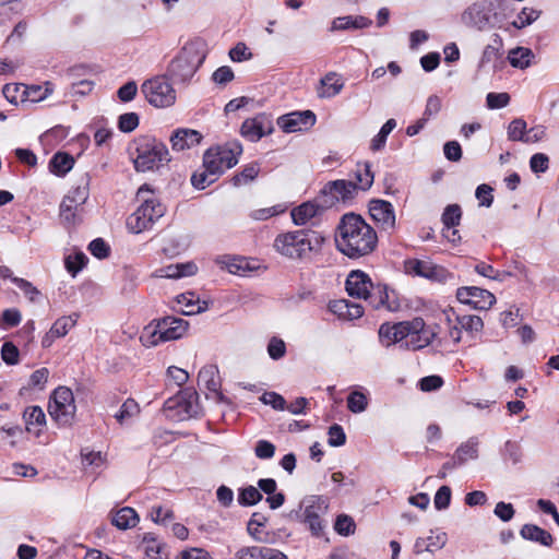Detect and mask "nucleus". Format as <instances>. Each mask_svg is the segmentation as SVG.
<instances>
[{"instance_id": "nucleus-42", "label": "nucleus", "mask_w": 559, "mask_h": 559, "mask_svg": "<svg viewBox=\"0 0 559 559\" xmlns=\"http://www.w3.org/2000/svg\"><path fill=\"white\" fill-rule=\"evenodd\" d=\"M159 328H157L156 323H150L146 325L141 335H140V342L145 347H153L158 345L159 343L166 342L164 337H159Z\"/></svg>"}, {"instance_id": "nucleus-24", "label": "nucleus", "mask_w": 559, "mask_h": 559, "mask_svg": "<svg viewBox=\"0 0 559 559\" xmlns=\"http://www.w3.org/2000/svg\"><path fill=\"white\" fill-rule=\"evenodd\" d=\"M372 24V21L362 15H345L335 17L331 22V26L329 28L330 32H340V31H353V29H362L367 28Z\"/></svg>"}, {"instance_id": "nucleus-58", "label": "nucleus", "mask_w": 559, "mask_h": 559, "mask_svg": "<svg viewBox=\"0 0 559 559\" xmlns=\"http://www.w3.org/2000/svg\"><path fill=\"white\" fill-rule=\"evenodd\" d=\"M426 539L429 552H435L445 546L448 542V535L444 532L431 531L430 535Z\"/></svg>"}, {"instance_id": "nucleus-33", "label": "nucleus", "mask_w": 559, "mask_h": 559, "mask_svg": "<svg viewBox=\"0 0 559 559\" xmlns=\"http://www.w3.org/2000/svg\"><path fill=\"white\" fill-rule=\"evenodd\" d=\"M267 521V518L260 512H254L248 522L247 531L249 535L260 543H269L270 537L267 533H262L260 527H263Z\"/></svg>"}, {"instance_id": "nucleus-53", "label": "nucleus", "mask_w": 559, "mask_h": 559, "mask_svg": "<svg viewBox=\"0 0 559 559\" xmlns=\"http://www.w3.org/2000/svg\"><path fill=\"white\" fill-rule=\"evenodd\" d=\"M367 405L366 395L359 391L352 392L347 397V407L352 413H361L367 408Z\"/></svg>"}, {"instance_id": "nucleus-16", "label": "nucleus", "mask_w": 559, "mask_h": 559, "mask_svg": "<svg viewBox=\"0 0 559 559\" xmlns=\"http://www.w3.org/2000/svg\"><path fill=\"white\" fill-rule=\"evenodd\" d=\"M197 394L190 391H180L174 397L168 399L164 408L166 411H177L176 415L179 418L192 417L198 413L195 404Z\"/></svg>"}, {"instance_id": "nucleus-48", "label": "nucleus", "mask_w": 559, "mask_h": 559, "mask_svg": "<svg viewBox=\"0 0 559 559\" xmlns=\"http://www.w3.org/2000/svg\"><path fill=\"white\" fill-rule=\"evenodd\" d=\"M527 124L522 118L513 119L508 126V139L510 141L524 142L526 135Z\"/></svg>"}, {"instance_id": "nucleus-12", "label": "nucleus", "mask_w": 559, "mask_h": 559, "mask_svg": "<svg viewBox=\"0 0 559 559\" xmlns=\"http://www.w3.org/2000/svg\"><path fill=\"white\" fill-rule=\"evenodd\" d=\"M456 298L460 302L478 310H487L496 302L493 294L476 286L460 287L456 292Z\"/></svg>"}, {"instance_id": "nucleus-50", "label": "nucleus", "mask_w": 559, "mask_h": 559, "mask_svg": "<svg viewBox=\"0 0 559 559\" xmlns=\"http://www.w3.org/2000/svg\"><path fill=\"white\" fill-rule=\"evenodd\" d=\"M213 174L209 173V169L204 168L202 170H197L191 176V183L198 190H203L210 185L214 183L217 180Z\"/></svg>"}, {"instance_id": "nucleus-63", "label": "nucleus", "mask_w": 559, "mask_h": 559, "mask_svg": "<svg viewBox=\"0 0 559 559\" xmlns=\"http://www.w3.org/2000/svg\"><path fill=\"white\" fill-rule=\"evenodd\" d=\"M329 439L328 443L331 447H341L345 444L346 442V435L344 432V429L341 425L334 424L329 428Z\"/></svg>"}, {"instance_id": "nucleus-18", "label": "nucleus", "mask_w": 559, "mask_h": 559, "mask_svg": "<svg viewBox=\"0 0 559 559\" xmlns=\"http://www.w3.org/2000/svg\"><path fill=\"white\" fill-rule=\"evenodd\" d=\"M379 341L385 346L399 344L402 348V343L405 342V337L408 335V321L399 322L395 324L383 323L380 325Z\"/></svg>"}, {"instance_id": "nucleus-61", "label": "nucleus", "mask_w": 559, "mask_h": 559, "mask_svg": "<svg viewBox=\"0 0 559 559\" xmlns=\"http://www.w3.org/2000/svg\"><path fill=\"white\" fill-rule=\"evenodd\" d=\"M260 401L265 405L272 406L276 411H284L286 408L285 399L276 392H264L260 397Z\"/></svg>"}, {"instance_id": "nucleus-43", "label": "nucleus", "mask_w": 559, "mask_h": 559, "mask_svg": "<svg viewBox=\"0 0 559 559\" xmlns=\"http://www.w3.org/2000/svg\"><path fill=\"white\" fill-rule=\"evenodd\" d=\"M260 168L255 163L247 165L239 174H236L231 178V182L235 187L247 185L254 180L259 175Z\"/></svg>"}, {"instance_id": "nucleus-21", "label": "nucleus", "mask_w": 559, "mask_h": 559, "mask_svg": "<svg viewBox=\"0 0 559 559\" xmlns=\"http://www.w3.org/2000/svg\"><path fill=\"white\" fill-rule=\"evenodd\" d=\"M356 191V186L353 181L347 180H334L329 181L322 189V194L330 197V203L333 204L338 201H346L352 199L354 192Z\"/></svg>"}, {"instance_id": "nucleus-10", "label": "nucleus", "mask_w": 559, "mask_h": 559, "mask_svg": "<svg viewBox=\"0 0 559 559\" xmlns=\"http://www.w3.org/2000/svg\"><path fill=\"white\" fill-rule=\"evenodd\" d=\"M274 131L272 117L265 112L246 119L240 128L241 135L250 142H258Z\"/></svg>"}, {"instance_id": "nucleus-23", "label": "nucleus", "mask_w": 559, "mask_h": 559, "mask_svg": "<svg viewBox=\"0 0 559 559\" xmlns=\"http://www.w3.org/2000/svg\"><path fill=\"white\" fill-rule=\"evenodd\" d=\"M235 556L237 559H288L287 556L278 549L266 546L242 547Z\"/></svg>"}, {"instance_id": "nucleus-59", "label": "nucleus", "mask_w": 559, "mask_h": 559, "mask_svg": "<svg viewBox=\"0 0 559 559\" xmlns=\"http://www.w3.org/2000/svg\"><path fill=\"white\" fill-rule=\"evenodd\" d=\"M139 126V116L135 112H126L119 117L118 128L122 132H132Z\"/></svg>"}, {"instance_id": "nucleus-54", "label": "nucleus", "mask_w": 559, "mask_h": 559, "mask_svg": "<svg viewBox=\"0 0 559 559\" xmlns=\"http://www.w3.org/2000/svg\"><path fill=\"white\" fill-rule=\"evenodd\" d=\"M88 194L87 180H83L81 185L73 187L64 198H69L71 201H74L75 204L83 206L88 199Z\"/></svg>"}, {"instance_id": "nucleus-6", "label": "nucleus", "mask_w": 559, "mask_h": 559, "mask_svg": "<svg viewBox=\"0 0 559 559\" xmlns=\"http://www.w3.org/2000/svg\"><path fill=\"white\" fill-rule=\"evenodd\" d=\"M75 412L76 406L71 389L67 386H58L52 392L48 404V413L50 417L59 426H70L74 420Z\"/></svg>"}, {"instance_id": "nucleus-11", "label": "nucleus", "mask_w": 559, "mask_h": 559, "mask_svg": "<svg viewBox=\"0 0 559 559\" xmlns=\"http://www.w3.org/2000/svg\"><path fill=\"white\" fill-rule=\"evenodd\" d=\"M136 200L140 202L141 207H146L145 219L152 226L164 216L166 206L159 201L148 185L145 183L138 189Z\"/></svg>"}, {"instance_id": "nucleus-35", "label": "nucleus", "mask_w": 559, "mask_h": 559, "mask_svg": "<svg viewBox=\"0 0 559 559\" xmlns=\"http://www.w3.org/2000/svg\"><path fill=\"white\" fill-rule=\"evenodd\" d=\"M146 207L138 209L127 218V228L133 234H140L146 229L152 228V225L145 219Z\"/></svg>"}, {"instance_id": "nucleus-13", "label": "nucleus", "mask_w": 559, "mask_h": 559, "mask_svg": "<svg viewBox=\"0 0 559 559\" xmlns=\"http://www.w3.org/2000/svg\"><path fill=\"white\" fill-rule=\"evenodd\" d=\"M368 209L370 216L382 230L392 233L395 229V211L389 201L380 199L371 200Z\"/></svg>"}, {"instance_id": "nucleus-9", "label": "nucleus", "mask_w": 559, "mask_h": 559, "mask_svg": "<svg viewBox=\"0 0 559 559\" xmlns=\"http://www.w3.org/2000/svg\"><path fill=\"white\" fill-rule=\"evenodd\" d=\"M407 274L425 277L432 282L445 283L453 277L445 267L435 264L429 260L411 259L405 261Z\"/></svg>"}, {"instance_id": "nucleus-36", "label": "nucleus", "mask_w": 559, "mask_h": 559, "mask_svg": "<svg viewBox=\"0 0 559 559\" xmlns=\"http://www.w3.org/2000/svg\"><path fill=\"white\" fill-rule=\"evenodd\" d=\"M177 301L182 307V312L186 316L201 313L207 308L205 301L194 300V295L191 293L178 296Z\"/></svg>"}, {"instance_id": "nucleus-45", "label": "nucleus", "mask_w": 559, "mask_h": 559, "mask_svg": "<svg viewBox=\"0 0 559 559\" xmlns=\"http://www.w3.org/2000/svg\"><path fill=\"white\" fill-rule=\"evenodd\" d=\"M203 167L209 169V173L216 177H219L225 170H227L223 162L218 159V156H216L214 151L210 148L206 150L203 155Z\"/></svg>"}, {"instance_id": "nucleus-25", "label": "nucleus", "mask_w": 559, "mask_h": 559, "mask_svg": "<svg viewBox=\"0 0 559 559\" xmlns=\"http://www.w3.org/2000/svg\"><path fill=\"white\" fill-rule=\"evenodd\" d=\"M218 159L223 162L226 169H230L238 163V158L242 153V145L238 141L229 142L225 145L210 147Z\"/></svg>"}, {"instance_id": "nucleus-46", "label": "nucleus", "mask_w": 559, "mask_h": 559, "mask_svg": "<svg viewBox=\"0 0 559 559\" xmlns=\"http://www.w3.org/2000/svg\"><path fill=\"white\" fill-rule=\"evenodd\" d=\"M76 320H78L76 314L61 317L55 321V323L52 324L50 330L52 331V334H55V336L63 337L75 325Z\"/></svg>"}, {"instance_id": "nucleus-26", "label": "nucleus", "mask_w": 559, "mask_h": 559, "mask_svg": "<svg viewBox=\"0 0 559 559\" xmlns=\"http://www.w3.org/2000/svg\"><path fill=\"white\" fill-rule=\"evenodd\" d=\"M23 419L25 421V429L28 432H33L35 436H39L43 427L46 425V415L40 406H28L23 413Z\"/></svg>"}, {"instance_id": "nucleus-57", "label": "nucleus", "mask_w": 559, "mask_h": 559, "mask_svg": "<svg viewBox=\"0 0 559 559\" xmlns=\"http://www.w3.org/2000/svg\"><path fill=\"white\" fill-rule=\"evenodd\" d=\"M267 354L273 360L283 358L286 354V345L282 338L273 336L267 344Z\"/></svg>"}, {"instance_id": "nucleus-38", "label": "nucleus", "mask_w": 559, "mask_h": 559, "mask_svg": "<svg viewBox=\"0 0 559 559\" xmlns=\"http://www.w3.org/2000/svg\"><path fill=\"white\" fill-rule=\"evenodd\" d=\"M74 165V159L68 153L58 152L56 153L50 163L49 167L53 174L59 176L66 175L68 171L72 169Z\"/></svg>"}, {"instance_id": "nucleus-27", "label": "nucleus", "mask_w": 559, "mask_h": 559, "mask_svg": "<svg viewBox=\"0 0 559 559\" xmlns=\"http://www.w3.org/2000/svg\"><path fill=\"white\" fill-rule=\"evenodd\" d=\"M321 88L318 96L321 98H332L341 93L344 87V81L336 72H329L320 80Z\"/></svg>"}, {"instance_id": "nucleus-7", "label": "nucleus", "mask_w": 559, "mask_h": 559, "mask_svg": "<svg viewBox=\"0 0 559 559\" xmlns=\"http://www.w3.org/2000/svg\"><path fill=\"white\" fill-rule=\"evenodd\" d=\"M141 91L146 100L157 108L171 106L176 100V92L166 76H155L145 81Z\"/></svg>"}, {"instance_id": "nucleus-32", "label": "nucleus", "mask_w": 559, "mask_h": 559, "mask_svg": "<svg viewBox=\"0 0 559 559\" xmlns=\"http://www.w3.org/2000/svg\"><path fill=\"white\" fill-rule=\"evenodd\" d=\"M355 181L353 183L356 186V190H368L373 183V174L371 171V165L367 162L358 163L354 170Z\"/></svg>"}, {"instance_id": "nucleus-34", "label": "nucleus", "mask_w": 559, "mask_h": 559, "mask_svg": "<svg viewBox=\"0 0 559 559\" xmlns=\"http://www.w3.org/2000/svg\"><path fill=\"white\" fill-rule=\"evenodd\" d=\"M82 205L75 204L69 198H63L60 204V218L68 225H75L81 221L80 211Z\"/></svg>"}, {"instance_id": "nucleus-19", "label": "nucleus", "mask_w": 559, "mask_h": 559, "mask_svg": "<svg viewBox=\"0 0 559 559\" xmlns=\"http://www.w3.org/2000/svg\"><path fill=\"white\" fill-rule=\"evenodd\" d=\"M157 328H159V337L169 342L182 337L189 328V323L181 318L165 317L157 321Z\"/></svg>"}, {"instance_id": "nucleus-4", "label": "nucleus", "mask_w": 559, "mask_h": 559, "mask_svg": "<svg viewBox=\"0 0 559 559\" xmlns=\"http://www.w3.org/2000/svg\"><path fill=\"white\" fill-rule=\"evenodd\" d=\"M134 168L138 171L156 170L170 160L167 146L155 138L143 136L135 142Z\"/></svg>"}, {"instance_id": "nucleus-64", "label": "nucleus", "mask_w": 559, "mask_h": 559, "mask_svg": "<svg viewBox=\"0 0 559 559\" xmlns=\"http://www.w3.org/2000/svg\"><path fill=\"white\" fill-rule=\"evenodd\" d=\"M451 502V488L449 486H441L433 498V504L437 510H444Z\"/></svg>"}, {"instance_id": "nucleus-29", "label": "nucleus", "mask_w": 559, "mask_h": 559, "mask_svg": "<svg viewBox=\"0 0 559 559\" xmlns=\"http://www.w3.org/2000/svg\"><path fill=\"white\" fill-rule=\"evenodd\" d=\"M520 535L526 540L538 543L543 546H551L554 542L549 532L535 524H524L520 530Z\"/></svg>"}, {"instance_id": "nucleus-2", "label": "nucleus", "mask_w": 559, "mask_h": 559, "mask_svg": "<svg viewBox=\"0 0 559 559\" xmlns=\"http://www.w3.org/2000/svg\"><path fill=\"white\" fill-rule=\"evenodd\" d=\"M324 240V237L316 230L298 229L277 235L273 247L285 258L304 260L311 252L319 251Z\"/></svg>"}, {"instance_id": "nucleus-40", "label": "nucleus", "mask_w": 559, "mask_h": 559, "mask_svg": "<svg viewBox=\"0 0 559 559\" xmlns=\"http://www.w3.org/2000/svg\"><path fill=\"white\" fill-rule=\"evenodd\" d=\"M396 127L395 119L391 118L381 127L380 131L372 138L370 142V150L378 152L385 146L388 135Z\"/></svg>"}, {"instance_id": "nucleus-56", "label": "nucleus", "mask_w": 559, "mask_h": 559, "mask_svg": "<svg viewBox=\"0 0 559 559\" xmlns=\"http://www.w3.org/2000/svg\"><path fill=\"white\" fill-rule=\"evenodd\" d=\"M286 207L282 204H277L270 207H263L251 212L250 217L255 221H265L273 216L284 213Z\"/></svg>"}, {"instance_id": "nucleus-39", "label": "nucleus", "mask_w": 559, "mask_h": 559, "mask_svg": "<svg viewBox=\"0 0 559 559\" xmlns=\"http://www.w3.org/2000/svg\"><path fill=\"white\" fill-rule=\"evenodd\" d=\"M533 52L525 47H518L509 52L508 59L512 67L525 69L531 64Z\"/></svg>"}, {"instance_id": "nucleus-15", "label": "nucleus", "mask_w": 559, "mask_h": 559, "mask_svg": "<svg viewBox=\"0 0 559 559\" xmlns=\"http://www.w3.org/2000/svg\"><path fill=\"white\" fill-rule=\"evenodd\" d=\"M316 115L311 110L294 111L277 118V126L286 133L307 130L316 123Z\"/></svg>"}, {"instance_id": "nucleus-37", "label": "nucleus", "mask_w": 559, "mask_h": 559, "mask_svg": "<svg viewBox=\"0 0 559 559\" xmlns=\"http://www.w3.org/2000/svg\"><path fill=\"white\" fill-rule=\"evenodd\" d=\"M53 92L52 84L50 82H45L44 85H25L24 84V95L25 100H29L32 103H38L40 100L46 99Z\"/></svg>"}, {"instance_id": "nucleus-8", "label": "nucleus", "mask_w": 559, "mask_h": 559, "mask_svg": "<svg viewBox=\"0 0 559 559\" xmlns=\"http://www.w3.org/2000/svg\"><path fill=\"white\" fill-rule=\"evenodd\" d=\"M495 9L492 0L476 1L463 11L461 21L467 27L484 31L492 25V19L496 17Z\"/></svg>"}, {"instance_id": "nucleus-5", "label": "nucleus", "mask_w": 559, "mask_h": 559, "mask_svg": "<svg viewBox=\"0 0 559 559\" xmlns=\"http://www.w3.org/2000/svg\"><path fill=\"white\" fill-rule=\"evenodd\" d=\"M205 53L198 44L190 43L183 46L178 56L170 62L168 72L175 83H188L202 66Z\"/></svg>"}, {"instance_id": "nucleus-62", "label": "nucleus", "mask_w": 559, "mask_h": 559, "mask_svg": "<svg viewBox=\"0 0 559 559\" xmlns=\"http://www.w3.org/2000/svg\"><path fill=\"white\" fill-rule=\"evenodd\" d=\"M334 528L338 534L348 536L354 533L355 523L350 516L341 514L336 518Z\"/></svg>"}, {"instance_id": "nucleus-31", "label": "nucleus", "mask_w": 559, "mask_h": 559, "mask_svg": "<svg viewBox=\"0 0 559 559\" xmlns=\"http://www.w3.org/2000/svg\"><path fill=\"white\" fill-rule=\"evenodd\" d=\"M139 522V516L134 509L123 507L118 510L111 518V524L119 530H128L134 527Z\"/></svg>"}, {"instance_id": "nucleus-3", "label": "nucleus", "mask_w": 559, "mask_h": 559, "mask_svg": "<svg viewBox=\"0 0 559 559\" xmlns=\"http://www.w3.org/2000/svg\"><path fill=\"white\" fill-rule=\"evenodd\" d=\"M329 500L323 496H308L302 499L299 510L289 512L292 521H298L307 525L316 537L323 535L328 526Z\"/></svg>"}, {"instance_id": "nucleus-17", "label": "nucleus", "mask_w": 559, "mask_h": 559, "mask_svg": "<svg viewBox=\"0 0 559 559\" xmlns=\"http://www.w3.org/2000/svg\"><path fill=\"white\" fill-rule=\"evenodd\" d=\"M365 300L373 309H386L389 311H395L399 308V302L395 298L394 292H389L388 286L384 284H373V287L368 290Z\"/></svg>"}, {"instance_id": "nucleus-41", "label": "nucleus", "mask_w": 559, "mask_h": 559, "mask_svg": "<svg viewBox=\"0 0 559 559\" xmlns=\"http://www.w3.org/2000/svg\"><path fill=\"white\" fill-rule=\"evenodd\" d=\"M462 218V210L459 204H450L448 205L441 216V222L443 224V228L450 230V228L456 227L460 225Z\"/></svg>"}, {"instance_id": "nucleus-22", "label": "nucleus", "mask_w": 559, "mask_h": 559, "mask_svg": "<svg viewBox=\"0 0 559 559\" xmlns=\"http://www.w3.org/2000/svg\"><path fill=\"white\" fill-rule=\"evenodd\" d=\"M202 134L192 129H178L170 138L174 151H185L199 145L202 141Z\"/></svg>"}, {"instance_id": "nucleus-55", "label": "nucleus", "mask_w": 559, "mask_h": 559, "mask_svg": "<svg viewBox=\"0 0 559 559\" xmlns=\"http://www.w3.org/2000/svg\"><path fill=\"white\" fill-rule=\"evenodd\" d=\"M539 16V12L530 9L524 8L516 16V19L513 21V26L516 28H523L530 24H532L534 21H536Z\"/></svg>"}, {"instance_id": "nucleus-47", "label": "nucleus", "mask_w": 559, "mask_h": 559, "mask_svg": "<svg viewBox=\"0 0 559 559\" xmlns=\"http://www.w3.org/2000/svg\"><path fill=\"white\" fill-rule=\"evenodd\" d=\"M140 412L138 403L128 399L120 407V409L116 413L115 418L119 424H124L129 419L135 417Z\"/></svg>"}, {"instance_id": "nucleus-60", "label": "nucleus", "mask_w": 559, "mask_h": 559, "mask_svg": "<svg viewBox=\"0 0 559 559\" xmlns=\"http://www.w3.org/2000/svg\"><path fill=\"white\" fill-rule=\"evenodd\" d=\"M19 349L12 342H4L1 347V358L10 366L19 362Z\"/></svg>"}, {"instance_id": "nucleus-20", "label": "nucleus", "mask_w": 559, "mask_h": 559, "mask_svg": "<svg viewBox=\"0 0 559 559\" xmlns=\"http://www.w3.org/2000/svg\"><path fill=\"white\" fill-rule=\"evenodd\" d=\"M345 287L349 296L365 299L368 290L373 287V283L368 274L360 270H356L348 274Z\"/></svg>"}, {"instance_id": "nucleus-52", "label": "nucleus", "mask_w": 559, "mask_h": 559, "mask_svg": "<svg viewBox=\"0 0 559 559\" xmlns=\"http://www.w3.org/2000/svg\"><path fill=\"white\" fill-rule=\"evenodd\" d=\"M2 94L10 104L17 105L19 99L25 102L24 84H5L2 88Z\"/></svg>"}, {"instance_id": "nucleus-30", "label": "nucleus", "mask_w": 559, "mask_h": 559, "mask_svg": "<svg viewBox=\"0 0 559 559\" xmlns=\"http://www.w3.org/2000/svg\"><path fill=\"white\" fill-rule=\"evenodd\" d=\"M478 438H469L456 449L453 454V460L456 461L459 465H463L468 460H476L478 457Z\"/></svg>"}, {"instance_id": "nucleus-49", "label": "nucleus", "mask_w": 559, "mask_h": 559, "mask_svg": "<svg viewBox=\"0 0 559 559\" xmlns=\"http://www.w3.org/2000/svg\"><path fill=\"white\" fill-rule=\"evenodd\" d=\"M86 262L87 257L81 251L69 254L64 259L66 269L72 276H75L85 266Z\"/></svg>"}, {"instance_id": "nucleus-1", "label": "nucleus", "mask_w": 559, "mask_h": 559, "mask_svg": "<svg viewBox=\"0 0 559 559\" xmlns=\"http://www.w3.org/2000/svg\"><path fill=\"white\" fill-rule=\"evenodd\" d=\"M335 245L350 259L370 254L378 245L376 230L358 214H344L336 228Z\"/></svg>"}, {"instance_id": "nucleus-14", "label": "nucleus", "mask_w": 559, "mask_h": 559, "mask_svg": "<svg viewBox=\"0 0 559 559\" xmlns=\"http://www.w3.org/2000/svg\"><path fill=\"white\" fill-rule=\"evenodd\" d=\"M433 333L425 328V322L421 318H415L408 321V335L405 342L402 343V348L409 350H418L431 343Z\"/></svg>"}, {"instance_id": "nucleus-51", "label": "nucleus", "mask_w": 559, "mask_h": 559, "mask_svg": "<svg viewBox=\"0 0 559 559\" xmlns=\"http://www.w3.org/2000/svg\"><path fill=\"white\" fill-rule=\"evenodd\" d=\"M455 322L466 332H478L484 326L481 318L472 314L456 316Z\"/></svg>"}, {"instance_id": "nucleus-28", "label": "nucleus", "mask_w": 559, "mask_h": 559, "mask_svg": "<svg viewBox=\"0 0 559 559\" xmlns=\"http://www.w3.org/2000/svg\"><path fill=\"white\" fill-rule=\"evenodd\" d=\"M323 206L319 205L317 202H305L299 206L293 209L292 211V219L295 225H305L308 221L317 216L319 213L323 211Z\"/></svg>"}, {"instance_id": "nucleus-44", "label": "nucleus", "mask_w": 559, "mask_h": 559, "mask_svg": "<svg viewBox=\"0 0 559 559\" xmlns=\"http://www.w3.org/2000/svg\"><path fill=\"white\" fill-rule=\"evenodd\" d=\"M262 500V493L254 486L241 488L238 493V503L243 507L254 506Z\"/></svg>"}]
</instances>
